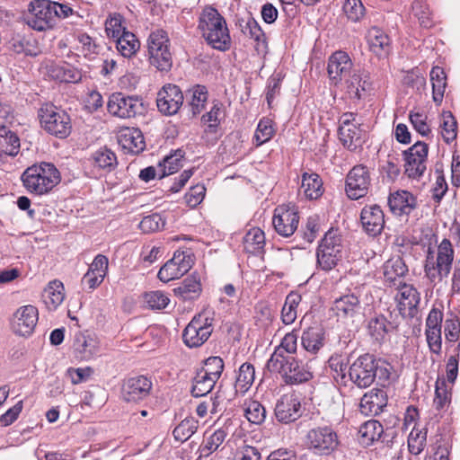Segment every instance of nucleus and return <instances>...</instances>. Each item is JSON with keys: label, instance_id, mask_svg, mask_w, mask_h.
<instances>
[{"label": "nucleus", "instance_id": "1", "mask_svg": "<svg viewBox=\"0 0 460 460\" xmlns=\"http://www.w3.org/2000/svg\"><path fill=\"white\" fill-rule=\"evenodd\" d=\"M198 29L207 43L213 49L226 51L231 47V37L225 18L218 11L207 6L199 18Z\"/></svg>", "mask_w": 460, "mask_h": 460}, {"label": "nucleus", "instance_id": "2", "mask_svg": "<svg viewBox=\"0 0 460 460\" xmlns=\"http://www.w3.org/2000/svg\"><path fill=\"white\" fill-rule=\"evenodd\" d=\"M24 188L36 195L49 192L60 181V173L54 164L40 163L28 167L22 174Z\"/></svg>", "mask_w": 460, "mask_h": 460}, {"label": "nucleus", "instance_id": "3", "mask_svg": "<svg viewBox=\"0 0 460 460\" xmlns=\"http://www.w3.org/2000/svg\"><path fill=\"white\" fill-rule=\"evenodd\" d=\"M40 125L48 134L60 139L66 138L72 131L69 114L52 103H43L38 110Z\"/></svg>", "mask_w": 460, "mask_h": 460}, {"label": "nucleus", "instance_id": "4", "mask_svg": "<svg viewBox=\"0 0 460 460\" xmlns=\"http://www.w3.org/2000/svg\"><path fill=\"white\" fill-rule=\"evenodd\" d=\"M454 250L449 240L444 239L438 247L436 258L429 252L424 271L430 282L436 284L447 278L452 268Z\"/></svg>", "mask_w": 460, "mask_h": 460}, {"label": "nucleus", "instance_id": "5", "mask_svg": "<svg viewBox=\"0 0 460 460\" xmlns=\"http://www.w3.org/2000/svg\"><path fill=\"white\" fill-rule=\"evenodd\" d=\"M266 367L270 372L279 374L287 385L302 384L313 377L308 367L294 357L268 360Z\"/></svg>", "mask_w": 460, "mask_h": 460}, {"label": "nucleus", "instance_id": "6", "mask_svg": "<svg viewBox=\"0 0 460 460\" xmlns=\"http://www.w3.org/2000/svg\"><path fill=\"white\" fill-rule=\"evenodd\" d=\"M343 256L341 237L336 231H328L316 251L317 266L325 271L335 268Z\"/></svg>", "mask_w": 460, "mask_h": 460}, {"label": "nucleus", "instance_id": "7", "mask_svg": "<svg viewBox=\"0 0 460 460\" xmlns=\"http://www.w3.org/2000/svg\"><path fill=\"white\" fill-rule=\"evenodd\" d=\"M147 44L150 64L160 71H169L172 66V58L167 32L162 29L152 31Z\"/></svg>", "mask_w": 460, "mask_h": 460}, {"label": "nucleus", "instance_id": "8", "mask_svg": "<svg viewBox=\"0 0 460 460\" xmlns=\"http://www.w3.org/2000/svg\"><path fill=\"white\" fill-rule=\"evenodd\" d=\"M108 112L119 119H132L145 113V106L137 96L126 95L123 93L111 94L107 103Z\"/></svg>", "mask_w": 460, "mask_h": 460}, {"label": "nucleus", "instance_id": "9", "mask_svg": "<svg viewBox=\"0 0 460 460\" xmlns=\"http://www.w3.org/2000/svg\"><path fill=\"white\" fill-rule=\"evenodd\" d=\"M212 322L213 319L207 312H202L194 316L183 331L182 339L184 343L190 348L201 346L208 341L213 332Z\"/></svg>", "mask_w": 460, "mask_h": 460}, {"label": "nucleus", "instance_id": "10", "mask_svg": "<svg viewBox=\"0 0 460 460\" xmlns=\"http://www.w3.org/2000/svg\"><path fill=\"white\" fill-rule=\"evenodd\" d=\"M50 0H33L31 2L26 15L29 27L38 31L52 29L55 22V11L51 7Z\"/></svg>", "mask_w": 460, "mask_h": 460}, {"label": "nucleus", "instance_id": "11", "mask_svg": "<svg viewBox=\"0 0 460 460\" xmlns=\"http://www.w3.org/2000/svg\"><path fill=\"white\" fill-rule=\"evenodd\" d=\"M378 362L373 355L365 354L358 357L350 366V380L359 388L370 386L376 379Z\"/></svg>", "mask_w": 460, "mask_h": 460}, {"label": "nucleus", "instance_id": "12", "mask_svg": "<svg viewBox=\"0 0 460 460\" xmlns=\"http://www.w3.org/2000/svg\"><path fill=\"white\" fill-rule=\"evenodd\" d=\"M356 117L352 112H346L339 119V138L342 145L350 150H355L363 142V130Z\"/></svg>", "mask_w": 460, "mask_h": 460}, {"label": "nucleus", "instance_id": "13", "mask_svg": "<svg viewBox=\"0 0 460 460\" xmlns=\"http://www.w3.org/2000/svg\"><path fill=\"white\" fill-rule=\"evenodd\" d=\"M306 443L317 454L329 455L338 446V436L330 427H317L306 434Z\"/></svg>", "mask_w": 460, "mask_h": 460}, {"label": "nucleus", "instance_id": "14", "mask_svg": "<svg viewBox=\"0 0 460 460\" xmlns=\"http://www.w3.org/2000/svg\"><path fill=\"white\" fill-rule=\"evenodd\" d=\"M192 263L193 260L189 251H177L173 257L160 269L157 277L164 283L180 279L190 270Z\"/></svg>", "mask_w": 460, "mask_h": 460}, {"label": "nucleus", "instance_id": "15", "mask_svg": "<svg viewBox=\"0 0 460 460\" xmlns=\"http://www.w3.org/2000/svg\"><path fill=\"white\" fill-rule=\"evenodd\" d=\"M368 169L362 165L354 166L347 174L345 190L350 199H358L367 195L370 186Z\"/></svg>", "mask_w": 460, "mask_h": 460}, {"label": "nucleus", "instance_id": "16", "mask_svg": "<svg viewBox=\"0 0 460 460\" xmlns=\"http://www.w3.org/2000/svg\"><path fill=\"white\" fill-rule=\"evenodd\" d=\"M152 386V381L145 376L129 377L122 384L121 398L124 402L137 403L149 396Z\"/></svg>", "mask_w": 460, "mask_h": 460}, {"label": "nucleus", "instance_id": "17", "mask_svg": "<svg viewBox=\"0 0 460 460\" xmlns=\"http://www.w3.org/2000/svg\"><path fill=\"white\" fill-rule=\"evenodd\" d=\"M39 313L38 309L31 305H23L19 307L13 314L11 320L12 331L19 336H30L38 323Z\"/></svg>", "mask_w": 460, "mask_h": 460}, {"label": "nucleus", "instance_id": "18", "mask_svg": "<svg viewBox=\"0 0 460 460\" xmlns=\"http://www.w3.org/2000/svg\"><path fill=\"white\" fill-rule=\"evenodd\" d=\"M428 146L422 142H417L404 152L405 173L409 178L418 179L426 170L428 156Z\"/></svg>", "mask_w": 460, "mask_h": 460}, {"label": "nucleus", "instance_id": "19", "mask_svg": "<svg viewBox=\"0 0 460 460\" xmlns=\"http://www.w3.org/2000/svg\"><path fill=\"white\" fill-rule=\"evenodd\" d=\"M183 94L175 84L164 85L157 93L156 105L160 112L171 116L176 114L183 103Z\"/></svg>", "mask_w": 460, "mask_h": 460}, {"label": "nucleus", "instance_id": "20", "mask_svg": "<svg viewBox=\"0 0 460 460\" xmlns=\"http://www.w3.org/2000/svg\"><path fill=\"white\" fill-rule=\"evenodd\" d=\"M298 222L299 217L295 208L284 205L276 208L272 224L279 235L291 236L296 230Z\"/></svg>", "mask_w": 460, "mask_h": 460}, {"label": "nucleus", "instance_id": "21", "mask_svg": "<svg viewBox=\"0 0 460 460\" xmlns=\"http://www.w3.org/2000/svg\"><path fill=\"white\" fill-rule=\"evenodd\" d=\"M301 414V402L296 394L282 395L276 404L275 416L280 422H293L297 420Z\"/></svg>", "mask_w": 460, "mask_h": 460}, {"label": "nucleus", "instance_id": "22", "mask_svg": "<svg viewBox=\"0 0 460 460\" xmlns=\"http://www.w3.org/2000/svg\"><path fill=\"white\" fill-rule=\"evenodd\" d=\"M364 230L372 236L381 234L385 226V214L378 205H367L360 213Z\"/></svg>", "mask_w": 460, "mask_h": 460}, {"label": "nucleus", "instance_id": "23", "mask_svg": "<svg viewBox=\"0 0 460 460\" xmlns=\"http://www.w3.org/2000/svg\"><path fill=\"white\" fill-rule=\"evenodd\" d=\"M352 66V61L346 52L336 51L329 58V76L332 81L339 82L353 72Z\"/></svg>", "mask_w": 460, "mask_h": 460}, {"label": "nucleus", "instance_id": "24", "mask_svg": "<svg viewBox=\"0 0 460 460\" xmlns=\"http://www.w3.org/2000/svg\"><path fill=\"white\" fill-rule=\"evenodd\" d=\"M407 273L408 268L400 257L389 259L383 266L384 281L389 287L401 286Z\"/></svg>", "mask_w": 460, "mask_h": 460}, {"label": "nucleus", "instance_id": "25", "mask_svg": "<svg viewBox=\"0 0 460 460\" xmlns=\"http://www.w3.org/2000/svg\"><path fill=\"white\" fill-rule=\"evenodd\" d=\"M332 311L339 319L353 318L361 313L360 301L354 294L341 296L334 300Z\"/></svg>", "mask_w": 460, "mask_h": 460}, {"label": "nucleus", "instance_id": "26", "mask_svg": "<svg viewBox=\"0 0 460 460\" xmlns=\"http://www.w3.org/2000/svg\"><path fill=\"white\" fill-rule=\"evenodd\" d=\"M119 145L130 154H139L146 147L144 136L137 128H125L119 131Z\"/></svg>", "mask_w": 460, "mask_h": 460}, {"label": "nucleus", "instance_id": "27", "mask_svg": "<svg viewBox=\"0 0 460 460\" xmlns=\"http://www.w3.org/2000/svg\"><path fill=\"white\" fill-rule=\"evenodd\" d=\"M388 205L393 214L396 216L410 215L416 208V198L407 190H397L390 194Z\"/></svg>", "mask_w": 460, "mask_h": 460}, {"label": "nucleus", "instance_id": "28", "mask_svg": "<svg viewBox=\"0 0 460 460\" xmlns=\"http://www.w3.org/2000/svg\"><path fill=\"white\" fill-rule=\"evenodd\" d=\"M386 394L381 389H372L360 400L359 409L365 415H377L386 406Z\"/></svg>", "mask_w": 460, "mask_h": 460}, {"label": "nucleus", "instance_id": "29", "mask_svg": "<svg viewBox=\"0 0 460 460\" xmlns=\"http://www.w3.org/2000/svg\"><path fill=\"white\" fill-rule=\"evenodd\" d=\"M395 288L398 290L395 298L398 301L399 310L403 314L408 312L411 314L420 303V293L412 285L406 282L395 287Z\"/></svg>", "mask_w": 460, "mask_h": 460}, {"label": "nucleus", "instance_id": "30", "mask_svg": "<svg viewBox=\"0 0 460 460\" xmlns=\"http://www.w3.org/2000/svg\"><path fill=\"white\" fill-rule=\"evenodd\" d=\"M325 332L321 326H311L303 332L301 344L312 354H316L323 347Z\"/></svg>", "mask_w": 460, "mask_h": 460}, {"label": "nucleus", "instance_id": "31", "mask_svg": "<svg viewBox=\"0 0 460 460\" xmlns=\"http://www.w3.org/2000/svg\"><path fill=\"white\" fill-rule=\"evenodd\" d=\"M368 87L369 83L367 80V76H363L359 70L354 69L353 72L345 78L346 93L350 99H361Z\"/></svg>", "mask_w": 460, "mask_h": 460}, {"label": "nucleus", "instance_id": "32", "mask_svg": "<svg viewBox=\"0 0 460 460\" xmlns=\"http://www.w3.org/2000/svg\"><path fill=\"white\" fill-rule=\"evenodd\" d=\"M201 291L200 279L196 274L187 277L181 286L174 288L175 295L183 301L197 299L200 296Z\"/></svg>", "mask_w": 460, "mask_h": 460}, {"label": "nucleus", "instance_id": "33", "mask_svg": "<svg viewBox=\"0 0 460 460\" xmlns=\"http://www.w3.org/2000/svg\"><path fill=\"white\" fill-rule=\"evenodd\" d=\"M49 76L65 83H77L82 79L81 72L70 64H52L48 69Z\"/></svg>", "mask_w": 460, "mask_h": 460}, {"label": "nucleus", "instance_id": "34", "mask_svg": "<svg viewBox=\"0 0 460 460\" xmlns=\"http://www.w3.org/2000/svg\"><path fill=\"white\" fill-rule=\"evenodd\" d=\"M298 332L293 330L288 332L281 340L280 343L275 347L273 353L268 360H278L291 357L297 349Z\"/></svg>", "mask_w": 460, "mask_h": 460}, {"label": "nucleus", "instance_id": "35", "mask_svg": "<svg viewBox=\"0 0 460 460\" xmlns=\"http://www.w3.org/2000/svg\"><path fill=\"white\" fill-rule=\"evenodd\" d=\"M301 190L308 199H317L323 193V181L315 172L302 174Z\"/></svg>", "mask_w": 460, "mask_h": 460}, {"label": "nucleus", "instance_id": "36", "mask_svg": "<svg viewBox=\"0 0 460 460\" xmlns=\"http://www.w3.org/2000/svg\"><path fill=\"white\" fill-rule=\"evenodd\" d=\"M243 250L250 254L259 255L265 246L264 232L259 227L251 228L243 236Z\"/></svg>", "mask_w": 460, "mask_h": 460}, {"label": "nucleus", "instance_id": "37", "mask_svg": "<svg viewBox=\"0 0 460 460\" xmlns=\"http://www.w3.org/2000/svg\"><path fill=\"white\" fill-rule=\"evenodd\" d=\"M384 432L382 424L376 420H369L363 423L359 429V441L364 446H370L381 438Z\"/></svg>", "mask_w": 460, "mask_h": 460}, {"label": "nucleus", "instance_id": "38", "mask_svg": "<svg viewBox=\"0 0 460 460\" xmlns=\"http://www.w3.org/2000/svg\"><path fill=\"white\" fill-rule=\"evenodd\" d=\"M391 328L392 323L382 314L372 317L367 323L368 333L379 343L386 339Z\"/></svg>", "mask_w": 460, "mask_h": 460}, {"label": "nucleus", "instance_id": "39", "mask_svg": "<svg viewBox=\"0 0 460 460\" xmlns=\"http://www.w3.org/2000/svg\"><path fill=\"white\" fill-rule=\"evenodd\" d=\"M254 379V367L250 363L241 365L234 384L235 393L244 394L252 385Z\"/></svg>", "mask_w": 460, "mask_h": 460}, {"label": "nucleus", "instance_id": "40", "mask_svg": "<svg viewBox=\"0 0 460 460\" xmlns=\"http://www.w3.org/2000/svg\"><path fill=\"white\" fill-rule=\"evenodd\" d=\"M429 75L432 85V98L434 102L439 105L443 101L447 87V75L443 68L439 66H434Z\"/></svg>", "mask_w": 460, "mask_h": 460}, {"label": "nucleus", "instance_id": "41", "mask_svg": "<svg viewBox=\"0 0 460 460\" xmlns=\"http://www.w3.org/2000/svg\"><path fill=\"white\" fill-rule=\"evenodd\" d=\"M63 290L62 282L53 280L49 283L42 294L43 301L49 309H56L63 302L65 297Z\"/></svg>", "mask_w": 460, "mask_h": 460}, {"label": "nucleus", "instance_id": "42", "mask_svg": "<svg viewBox=\"0 0 460 460\" xmlns=\"http://www.w3.org/2000/svg\"><path fill=\"white\" fill-rule=\"evenodd\" d=\"M9 43L10 49L17 54L37 56L40 53L36 40L31 36L16 35L11 39Z\"/></svg>", "mask_w": 460, "mask_h": 460}, {"label": "nucleus", "instance_id": "43", "mask_svg": "<svg viewBox=\"0 0 460 460\" xmlns=\"http://www.w3.org/2000/svg\"><path fill=\"white\" fill-rule=\"evenodd\" d=\"M92 164L100 170L111 172L118 164L116 155L108 148H100L91 156Z\"/></svg>", "mask_w": 460, "mask_h": 460}, {"label": "nucleus", "instance_id": "44", "mask_svg": "<svg viewBox=\"0 0 460 460\" xmlns=\"http://www.w3.org/2000/svg\"><path fill=\"white\" fill-rule=\"evenodd\" d=\"M367 41L369 49L376 55H381L389 47L388 36L379 28L372 27L367 34Z\"/></svg>", "mask_w": 460, "mask_h": 460}, {"label": "nucleus", "instance_id": "45", "mask_svg": "<svg viewBox=\"0 0 460 460\" xmlns=\"http://www.w3.org/2000/svg\"><path fill=\"white\" fill-rule=\"evenodd\" d=\"M226 436L227 433L224 429H218L207 437L199 448V458L208 457L217 450L225 441Z\"/></svg>", "mask_w": 460, "mask_h": 460}, {"label": "nucleus", "instance_id": "46", "mask_svg": "<svg viewBox=\"0 0 460 460\" xmlns=\"http://www.w3.org/2000/svg\"><path fill=\"white\" fill-rule=\"evenodd\" d=\"M242 410L244 417L252 424L260 425L266 418V410L258 401L246 399L242 404Z\"/></svg>", "mask_w": 460, "mask_h": 460}, {"label": "nucleus", "instance_id": "47", "mask_svg": "<svg viewBox=\"0 0 460 460\" xmlns=\"http://www.w3.org/2000/svg\"><path fill=\"white\" fill-rule=\"evenodd\" d=\"M0 149L4 155L15 156L20 151L18 136L7 128H0Z\"/></svg>", "mask_w": 460, "mask_h": 460}, {"label": "nucleus", "instance_id": "48", "mask_svg": "<svg viewBox=\"0 0 460 460\" xmlns=\"http://www.w3.org/2000/svg\"><path fill=\"white\" fill-rule=\"evenodd\" d=\"M116 40V48L124 58H131L139 49L140 43L130 31L122 33Z\"/></svg>", "mask_w": 460, "mask_h": 460}, {"label": "nucleus", "instance_id": "49", "mask_svg": "<svg viewBox=\"0 0 460 460\" xmlns=\"http://www.w3.org/2000/svg\"><path fill=\"white\" fill-rule=\"evenodd\" d=\"M208 95L206 86L199 84L195 85L187 93L186 96L189 99V103L191 107L193 115L199 114L204 109L208 101Z\"/></svg>", "mask_w": 460, "mask_h": 460}, {"label": "nucleus", "instance_id": "50", "mask_svg": "<svg viewBox=\"0 0 460 460\" xmlns=\"http://www.w3.org/2000/svg\"><path fill=\"white\" fill-rule=\"evenodd\" d=\"M217 381L198 370L192 380L191 394L194 397L207 395L214 388Z\"/></svg>", "mask_w": 460, "mask_h": 460}, {"label": "nucleus", "instance_id": "51", "mask_svg": "<svg viewBox=\"0 0 460 460\" xmlns=\"http://www.w3.org/2000/svg\"><path fill=\"white\" fill-rule=\"evenodd\" d=\"M301 300V296L297 293L288 295L281 311V319L285 324H291L295 322L297 316L296 309Z\"/></svg>", "mask_w": 460, "mask_h": 460}, {"label": "nucleus", "instance_id": "52", "mask_svg": "<svg viewBox=\"0 0 460 460\" xmlns=\"http://www.w3.org/2000/svg\"><path fill=\"white\" fill-rule=\"evenodd\" d=\"M199 422L194 417H187L173 429L172 435L177 441L185 442L198 429Z\"/></svg>", "mask_w": 460, "mask_h": 460}, {"label": "nucleus", "instance_id": "53", "mask_svg": "<svg viewBox=\"0 0 460 460\" xmlns=\"http://www.w3.org/2000/svg\"><path fill=\"white\" fill-rule=\"evenodd\" d=\"M427 443V430L415 426L408 437V449L412 455H420L425 448Z\"/></svg>", "mask_w": 460, "mask_h": 460}, {"label": "nucleus", "instance_id": "54", "mask_svg": "<svg viewBox=\"0 0 460 460\" xmlns=\"http://www.w3.org/2000/svg\"><path fill=\"white\" fill-rule=\"evenodd\" d=\"M124 18L118 13L109 14L105 21V31L108 37L117 40L122 33L128 32L123 25Z\"/></svg>", "mask_w": 460, "mask_h": 460}, {"label": "nucleus", "instance_id": "55", "mask_svg": "<svg viewBox=\"0 0 460 460\" xmlns=\"http://www.w3.org/2000/svg\"><path fill=\"white\" fill-rule=\"evenodd\" d=\"M275 134L273 121L269 118H262L257 126L253 139L257 146L270 141Z\"/></svg>", "mask_w": 460, "mask_h": 460}, {"label": "nucleus", "instance_id": "56", "mask_svg": "<svg viewBox=\"0 0 460 460\" xmlns=\"http://www.w3.org/2000/svg\"><path fill=\"white\" fill-rule=\"evenodd\" d=\"M342 10L348 20L358 22L366 14V9L361 0H346Z\"/></svg>", "mask_w": 460, "mask_h": 460}, {"label": "nucleus", "instance_id": "57", "mask_svg": "<svg viewBox=\"0 0 460 460\" xmlns=\"http://www.w3.org/2000/svg\"><path fill=\"white\" fill-rule=\"evenodd\" d=\"M441 135L447 143H450L456 137V120L450 111L442 114Z\"/></svg>", "mask_w": 460, "mask_h": 460}, {"label": "nucleus", "instance_id": "58", "mask_svg": "<svg viewBox=\"0 0 460 460\" xmlns=\"http://www.w3.org/2000/svg\"><path fill=\"white\" fill-rule=\"evenodd\" d=\"M199 370L217 382L224 370V361L219 357H209Z\"/></svg>", "mask_w": 460, "mask_h": 460}, {"label": "nucleus", "instance_id": "59", "mask_svg": "<svg viewBox=\"0 0 460 460\" xmlns=\"http://www.w3.org/2000/svg\"><path fill=\"white\" fill-rule=\"evenodd\" d=\"M165 226V220L158 213H153L144 217L139 223V228L144 233H153L159 231Z\"/></svg>", "mask_w": 460, "mask_h": 460}, {"label": "nucleus", "instance_id": "60", "mask_svg": "<svg viewBox=\"0 0 460 460\" xmlns=\"http://www.w3.org/2000/svg\"><path fill=\"white\" fill-rule=\"evenodd\" d=\"M144 298L148 307L154 310L164 309L170 302L168 296L160 290L147 292Z\"/></svg>", "mask_w": 460, "mask_h": 460}, {"label": "nucleus", "instance_id": "61", "mask_svg": "<svg viewBox=\"0 0 460 460\" xmlns=\"http://www.w3.org/2000/svg\"><path fill=\"white\" fill-rule=\"evenodd\" d=\"M181 158L182 155L181 154H174L166 156L163 163L159 164L162 171L160 178L171 175L179 171L182 167Z\"/></svg>", "mask_w": 460, "mask_h": 460}, {"label": "nucleus", "instance_id": "62", "mask_svg": "<svg viewBox=\"0 0 460 460\" xmlns=\"http://www.w3.org/2000/svg\"><path fill=\"white\" fill-rule=\"evenodd\" d=\"M412 12L422 27L429 28L432 25L431 13L425 3L418 0L414 1L412 4Z\"/></svg>", "mask_w": 460, "mask_h": 460}, {"label": "nucleus", "instance_id": "63", "mask_svg": "<svg viewBox=\"0 0 460 460\" xmlns=\"http://www.w3.org/2000/svg\"><path fill=\"white\" fill-rule=\"evenodd\" d=\"M222 106L219 102H214L211 110L202 117V120L208 123V127L211 131H214L220 124L219 116L222 113Z\"/></svg>", "mask_w": 460, "mask_h": 460}, {"label": "nucleus", "instance_id": "64", "mask_svg": "<svg viewBox=\"0 0 460 460\" xmlns=\"http://www.w3.org/2000/svg\"><path fill=\"white\" fill-rule=\"evenodd\" d=\"M206 188L203 184H197L190 189L185 194V200L187 204L195 208L202 202L205 198Z\"/></svg>", "mask_w": 460, "mask_h": 460}]
</instances>
